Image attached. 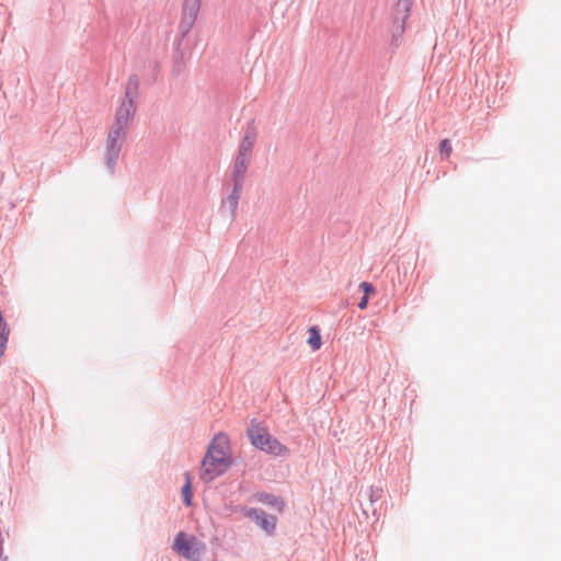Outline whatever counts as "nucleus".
<instances>
[{
    "instance_id": "obj_14",
    "label": "nucleus",
    "mask_w": 561,
    "mask_h": 561,
    "mask_svg": "<svg viewBox=\"0 0 561 561\" xmlns=\"http://www.w3.org/2000/svg\"><path fill=\"white\" fill-rule=\"evenodd\" d=\"M183 502L186 506L192 505V482H191V476L188 472H185V483L182 486L181 490Z\"/></svg>"
},
{
    "instance_id": "obj_6",
    "label": "nucleus",
    "mask_w": 561,
    "mask_h": 561,
    "mask_svg": "<svg viewBox=\"0 0 561 561\" xmlns=\"http://www.w3.org/2000/svg\"><path fill=\"white\" fill-rule=\"evenodd\" d=\"M202 0H184L179 31L185 37L192 30L201 10Z\"/></svg>"
},
{
    "instance_id": "obj_9",
    "label": "nucleus",
    "mask_w": 561,
    "mask_h": 561,
    "mask_svg": "<svg viewBox=\"0 0 561 561\" xmlns=\"http://www.w3.org/2000/svg\"><path fill=\"white\" fill-rule=\"evenodd\" d=\"M250 161L251 157L240 153L237 154L233 163V171L231 178L233 185L243 187L244 176L250 164Z\"/></svg>"
},
{
    "instance_id": "obj_10",
    "label": "nucleus",
    "mask_w": 561,
    "mask_h": 561,
    "mask_svg": "<svg viewBox=\"0 0 561 561\" xmlns=\"http://www.w3.org/2000/svg\"><path fill=\"white\" fill-rule=\"evenodd\" d=\"M242 190V186L233 185L232 192L228 195L226 199L222 201L221 210H228L231 220L236 218V213Z\"/></svg>"
},
{
    "instance_id": "obj_4",
    "label": "nucleus",
    "mask_w": 561,
    "mask_h": 561,
    "mask_svg": "<svg viewBox=\"0 0 561 561\" xmlns=\"http://www.w3.org/2000/svg\"><path fill=\"white\" fill-rule=\"evenodd\" d=\"M413 0H398L393 9V19L390 27L391 45L399 47L400 38L405 31V22L410 16Z\"/></svg>"
},
{
    "instance_id": "obj_15",
    "label": "nucleus",
    "mask_w": 561,
    "mask_h": 561,
    "mask_svg": "<svg viewBox=\"0 0 561 561\" xmlns=\"http://www.w3.org/2000/svg\"><path fill=\"white\" fill-rule=\"evenodd\" d=\"M381 492H382V490L378 489V488L375 489V488L371 486L369 489L368 501H369V504L371 506V514L373 515H376V512H377L376 503L380 500Z\"/></svg>"
},
{
    "instance_id": "obj_5",
    "label": "nucleus",
    "mask_w": 561,
    "mask_h": 561,
    "mask_svg": "<svg viewBox=\"0 0 561 561\" xmlns=\"http://www.w3.org/2000/svg\"><path fill=\"white\" fill-rule=\"evenodd\" d=\"M173 550L190 561H201L205 550V543L196 540L195 537L187 539L184 533H179L173 541Z\"/></svg>"
},
{
    "instance_id": "obj_12",
    "label": "nucleus",
    "mask_w": 561,
    "mask_h": 561,
    "mask_svg": "<svg viewBox=\"0 0 561 561\" xmlns=\"http://www.w3.org/2000/svg\"><path fill=\"white\" fill-rule=\"evenodd\" d=\"M256 499L262 504H265L270 507L276 508L278 512L283 511V507H284L283 501L272 493H266V492L257 493Z\"/></svg>"
},
{
    "instance_id": "obj_11",
    "label": "nucleus",
    "mask_w": 561,
    "mask_h": 561,
    "mask_svg": "<svg viewBox=\"0 0 561 561\" xmlns=\"http://www.w3.org/2000/svg\"><path fill=\"white\" fill-rule=\"evenodd\" d=\"M140 79L137 75L129 76L126 87L125 95L123 100L136 102L139 94Z\"/></svg>"
},
{
    "instance_id": "obj_16",
    "label": "nucleus",
    "mask_w": 561,
    "mask_h": 561,
    "mask_svg": "<svg viewBox=\"0 0 561 561\" xmlns=\"http://www.w3.org/2000/svg\"><path fill=\"white\" fill-rule=\"evenodd\" d=\"M453 148L449 139H443L439 144V153L442 159H447L451 154Z\"/></svg>"
},
{
    "instance_id": "obj_13",
    "label": "nucleus",
    "mask_w": 561,
    "mask_h": 561,
    "mask_svg": "<svg viewBox=\"0 0 561 561\" xmlns=\"http://www.w3.org/2000/svg\"><path fill=\"white\" fill-rule=\"evenodd\" d=\"M308 333H309V336H308L307 343L309 344L311 350L312 351L320 350V347L322 345L320 329L317 325H312L308 329Z\"/></svg>"
},
{
    "instance_id": "obj_7",
    "label": "nucleus",
    "mask_w": 561,
    "mask_h": 561,
    "mask_svg": "<svg viewBox=\"0 0 561 561\" xmlns=\"http://www.w3.org/2000/svg\"><path fill=\"white\" fill-rule=\"evenodd\" d=\"M249 518L254 520L267 535H273L276 528L277 518L268 515L261 508H249L247 514Z\"/></svg>"
},
{
    "instance_id": "obj_1",
    "label": "nucleus",
    "mask_w": 561,
    "mask_h": 561,
    "mask_svg": "<svg viewBox=\"0 0 561 561\" xmlns=\"http://www.w3.org/2000/svg\"><path fill=\"white\" fill-rule=\"evenodd\" d=\"M136 113V102L123 100L115 113V119L112 124L106 140L104 150V164L110 174L115 173V168L119 158V153L127 138V130L129 122Z\"/></svg>"
},
{
    "instance_id": "obj_19",
    "label": "nucleus",
    "mask_w": 561,
    "mask_h": 561,
    "mask_svg": "<svg viewBox=\"0 0 561 561\" xmlns=\"http://www.w3.org/2000/svg\"><path fill=\"white\" fill-rule=\"evenodd\" d=\"M367 304H368V296H363L360 298V300L358 301L357 306L359 309H365L367 307Z\"/></svg>"
},
{
    "instance_id": "obj_17",
    "label": "nucleus",
    "mask_w": 561,
    "mask_h": 561,
    "mask_svg": "<svg viewBox=\"0 0 561 561\" xmlns=\"http://www.w3.org/2000/svg\"><path fill=\"white\" fill-rule=\"evenodd\" d=\"M10 330H3L0 335V356H2L7 350V344L9 341Z\"/></svg>"
},
{
    "instance_id": "obj_2",
    "label": "nucleus",
    "mask_w": 561,
    "mask_h": 561,
    "mask_svg": "<svg viewBox=\"0 0 561 561\" xmlns=\"http://www.w3.org/2000/svg\"><path fill=\"white\" fill-rule=\"evenodd\" d=\"M228 444V437L224 433H219L214 437L202 460V480L211 481L225 473L232 465V459L226 455Z\"/></svg>"
},
{
    "instance_id": "obj_3",
    "label": "nucleus",
    "mask_w": 561,
    "mask_h": 561,
    "mask_svg": "<svg viewBox=\"0 0 561 561\" xmlns=\"http://www.w3.org/2000/svg\"><path fill=\"white\" fill-rule=\"evenodd\" d=\"M247 436L252 446L276 457L289 455V449L283 445L276 437L272 436L267 428L262 426L256 420H251L247 428Z\"/></svg>"
},
{
    "instance_id": "obj_20",
    "label": "nucleus",
    "mask_w": 561,
    "mask_h": 561,
    "mask_svg": "<svg viewBox=\"0 0 561 561\" xmlns=\"http://www.w3.org/2000/svg\"><path fill=\"white\" fill-rule=\"evenodd\" d=\"M369 512H371V506H370V504H369V502H368L366 506H363V513H364L365 515H368V514H369Z\"/></svg>"
},
{
    "instance_id": "obj_18",
    "label": "nucleus",
    "mask_w": 561,
    "mask_h": 561,
    "mask_svg": "<svg viewBox=\"0 0 561 561\" xmlns=\"http://www.w3.org/2000/svg\"><path fill=\"white\" fill-rule=\"evenodd\" d=\"M359 287L364 291L365 296H368L369 294L375 291V287L373 286V284L367 283V282H362Z\"/></svg>"
},
{
    "instance_id": "obj_8",
    "label": "nucleus",
    "mask_w": 561,
    "mask_h": 561,
    "mask_svg": "<svg viewBox=\"0 0 561 561\" xmlns=\"http://www.w3.org/2000/svg\"><path fill=\"white\" fill-rule=\"evenodd\" d=\"M256 137H257L256 126H255L254 119H251L247 124L244 135H243L242 140L238 148V153L251 157L253 146L256 141Z\"/></svg>"
}]
</instances>
